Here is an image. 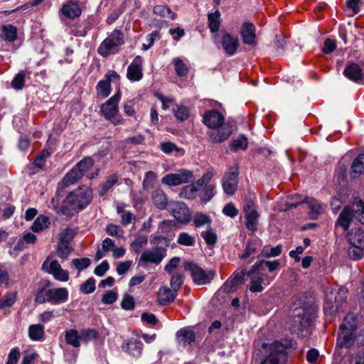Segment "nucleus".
Masks as SVG:
<instances>
[{
    "instance_id": "13",
    "label": "nucleus",
    "mask_w": 364,
    "mask_h": 364,
    "mask_svg": "<svg viewBox=\"0 0 364 364\" xmlns=\"http://www.w3.org/2000/svg\"><path fill=\"white\" fill-rule=\"evenodd\" d=\"M43 269L52 274L53 277L60 282H67L69 279L68 272L63 269L57 260L47 259L43 264Z\"/></svg>"
},
{
    "instance_id": "25",
    "label": "nucleus",
    "mask_w": 364,
    "mask_h": 364,
    "mask_svg": "<svg viewBox=\"0 0 364 364\" xmlns=\"http://www.w3.org/2000/svg\"><path fill=\"white\" fill-rule=\"evenodd\" d=\"M176 292L166 286L161 287L157 294V301L161 305H168L176 298Z\"/></svg>"
},
{
    "instance_id": "43",
    "label": "nucleus",
    "mask_w": 364,
    "mask_h": 364,
    "mask_svg": "<svg viewBox=\"0 0 364 364\" xmlns=\"http://www.w3.org/2000/svg\"><path fill=\"white\" fill-rule=\"evenodd\" d=\"M306 203L310 210L311 217L315 218L318 214L323 211L321 205L314 198H307Z\"/></svg>"
},
{
    "instance_id": "5",
    "label": "nucleus",
    "mask_w": 364,
    "mask_h": 364,
    "mask_svg": "<svg viewBox=\"0 0 364 364\" xmlns=\"http://www.w3.org/2000/svg\"><path fill=\"white\" fill-rule=\"evenodd\" d=\"M358 320L353 314H348L340 325L338 334V342L341 346L350 347L355 338Z\"/></svg>"
},
{
    "instance_id": "30",
    "label": "nucleus",
    "mask_w": 364,
    "mask_h": 364,
    "mask_svg": "<svg viewBox=\"0 0 364 364\" xmlns=\"http://www.w3.org/2000/svg\"><path fill=\"white\" fill-rule=\"evenodd\" d=\"M2 33L1 38L9 42H14L17 38V28L11 24L3 25L1 26Z\"/></svg>"
},
{
    "instance_id": "47",
    "label": "nucleus",
    "mask_w": 364,
    "mask_h": 364,
    "mask_svg": "<svg viewBox=\"0 0 364 364\" xmlns=\"http://www.w3.org/2000/svg\"><path fill=\"white\" fill-rule=\"evenodd\" d=\"M97 94L101 95L103 97H107L110 92V82L108 80H100L97 86Z\"/></svg>"
},
{
    "instance_id": "10",
    "label": "nucleus",
    "mask_w": 364,
    "mask_h": 364,
    "mask_svg": "<svg viewBox=\"0 0 364 364\" xmlns=\"http://www.w3.org/2000/svg\"><path fill=\"white\" fill-rule=\"evenodd\" d=\"M167 210L180 223L186 224L191 221L190 210L183 202L171 200Z\"/></svg>"
},
{
    "instance_id": "24",
    "label": "nucleus",
    "mask_w": 364,
    "mask_h": 364,
    "mask_svg": "<svg viewBox=\"0 0 364 364\" xmlns=\"http://www.w3.org/2000/svg\"><path fill=\"white\" fill-rule=\"evenodd\" d=\"M241 36L245 44L255 46V27L252 23L245 22L241 28Z\"/></svg>"
},
{
    "instance_id": "34",
    "label": "nucleus",
    "mask_w": 364,
    "mask_h": 364,
    "mask_svg": "<svg viewBox=\"0 0 364 364\" xmlns=\"http://www.w3.org/2000/svg\"><path fill=\"white\" fill-rule=\"evenodd\" d=\"M248 146L247 138L242 134L232 140L229 149L231 151H237L238 150H246Z\"/></svg>"
},
{
    "instance_id": "1",
    "label": "nucleus",
    "mask_w": 364,
    "mask_h": 364,
    "mask_svg": "<svg viewBox=\"0 0 364 364\" xmlns=\"http://www.w3.org/2000/svg\"><path fill=\"white\" fill-rule=\"evenodd\" d=\"M203 121L210 129L208 136L214 143H221L227 140L232 133L231 125L225 123L224 116L216 110L205 112Z\"/></svg>"
},
{
    "instance_id": "38",
    "label": "nucleus",
    "mask_w": 364,
    "mask_h": 364,
    "mask_svg": "<svg viewBox=\"0 0 364 364\" xmlns=\"http://www.w3.org/2000/svg\"><path fill=\"white\" fill-rule=\"evenodd\" d=\"M211 221L210 217L202 212L196 213L193 219V224L196 228L207 225L208 228L210 227Z\"/></svg>"
},
{
    "instance_id": "36",
    "label": "nucleus",
    "mask_w": 364,
    "mask_h": 364,
    "mask_svg": "<svg viewBox=\"0 0 364 364\" xmlns=\"http://www.w3.org/2000/svg\"><path fill=\"white\" fill-rule=\"evenodd\" d=\"M364 173V154L358 156L351 165V175L357 177Z\"/></svg>"
},
{
    "instance_id": "49",
    "label": "nucleus",
    "mask_w": 364,
    "mask_h": 364,
    "mask_svg": "<svg viewBox=\"0 0 364 364\" xmlns=\"http://www.w3.org/2000/svg\"><path fill=\"white\" fill-rule=\"evenodd\" d=\"M93 166V161L91 158L87 157L81 160L75 166L79 171H80L82 176L88 171Z\"/></svg>"
},
{
    "instance_id": "7",
    "label": "nucleus",
    "mask_w": 364,
    "mask_h": 364,
    "mask_svg": "<svg viewBox=\"0 0 364 364\" xmlns=\"http://www.w3.org/2000/svg\"><path fill=\"white\" fill-rule=\"evenodd\" d=\"M68 291L66 288H54L41 291L36 296V301L43 304L48 302L58 305L67 301Z\"/></svg>"
},
{
    "instance_id": "55",
    "label": "nucleus",
    "mask_w": 364,
    "mask_h": 364,
    "mask_svg": "<svg viewBox=\"0 0 364 364\" xmlns=\"http://www.w3.org/2000/svg\"><path fill=\"white\" fill-rule=\"evenodd\" d=\"M36 240V237L34 234L31 232H25L23 234L22 237L19 240L15 248L21 249L24 242L27 244H33Z\"/></svg>"
},
{
    "instance_id": "29",
    "label": "nucleus",
    "mask_w": 364,
    "mask_h": 364,
    "mask_svg": "<svg viewBox=\"0 0 364 364\" xmlns=\"http://www.w3.org/2000/svg\"><path fill=\"white\" fill-rule=\"evenodd\" d=\"M82 177L80 171L75 167H73L68 173L65 174L60 185L63 188L68 187L75 183Z\"/></svg>"
},
{
    "instance_id": "40",
    "label": "nucleus",
    "mask_w": 364,
    "mask_h": 364,
    "mask_svg": "<svg viewBox=\"0 0 364 364\" xmlns=\"http://www.w3.org/2000/svg\"><path fill=\"white\" fill-rule=\"evenodd\" d=\"M220 14L218 10L208 14V27L212 33H217L219 31L220 24Z\"/></svg>"
},
{
    "instance_id": "39",
    "label": "nucleus",
    "mask_w": 364,
    "mask_h": 364,
    "mask_svg": "<svg viewBox=\"0 0 364 364\" xmlns=\"http://www.w3.org/2000/svg\"><path fill=\"white\" fill-rule=\"evenodd\" d=\"M49 225L50 220L48 217L41 215L34 220L31 228L33 232H38L48 228Z\"/></svg>"
},
{
    "instance_id": "59",
    "label": "nucleus",
    "mask_w": 364,
    "mask_h": 364,
    "mask_svg": "<svg viewBox=\"0 0 364 364\" xmlns=\"http://www.w3.org/2000/svg\"><path fill=\"white\" fill-rule=\"evenodd\" d=\"M95 289V281L92 278H89L85 283L80 286V291L84 294H90Z\"/></svg>"
},
{
    "instance_id": "45",
    "label": "nucleus",
    "mask_w": 364,
    "mask_h": 364,
    "mask_svg": "<svg viewBox=\"0 0 364 364\" xmlns=\"http://www.w3.org/2000/svg\"><path fill=\"white\" fill-rule=\"evenodd\" d=\"M201 237L209 246L214 245L218 240V236L215 231L210 227L201 232Z\"/></svg>"
},
{
    "instance_id": "22",
    "label": "nucleus",
    "mask_w": 364,
    "mask_h": 364,
    "mask_svg": "<svg viewBox=\"0 0 364 364\" xmlns=\"http://www.w3.org/2000/svg\"><path fill=\"white\" fill-rule=\"evenodd\" d=\"M60 12L65 17L73 19L81 15L82 9L78 1H69L63 5Z\"/></svg>"
},
{
    "instance_id": "9",
    "label": "nucleus",
    "mask_w": 364,
    "mask_h": 364,
    "mask_svg": "<svg viewBox=\"0 0 364 364\" xmlns=\"http://www.w3.org/2000/svg\"><path fill=\"white\" fill-rule=\"evenodd\" d=\"M195 180L193 173L187 169H181L176 173L165 175L161 183L168 186H177L183 183L193 182Z\"/></svg>"
},
{
    "instance_id": "14",
    "label": "nucleus",
    "mask_w": 364,
    "mask_h": 364,
    "mask_svg": "<svg viewBox=\"0 0 364 364\" xmlns=\"http://www.w3.org/2000/svg\"><path fill=\"white\" fill-rule=\"evenodd\" d=\"M245 226L247 230L255 232L257 228L259 214L257 211L255 204L252 201H247L243 205Z\"/></svg>"
},
{
    "instance_id": "33",
    "label": "nucleus",
    "mask_w": 364,
    "mask_h": 364,
    "mask_svg": "<svg viewBox=\"0 0 364 364\" xmlns=\"http://www.w3.org/2000/svg\"><path fill=\"white\" fill-rule=\"evenodd\" d=\"M28 333L31 341H41L44 336V327L41 324H32L29 326Z\"/></svg>"
},
{
    "instance_id": "52",
    "label": "nucleus",
    "mask_w": 364,
    "mask_h": 364,
    "mask_svg": "<svg viewBox=\"0 0 364 364\" xmlns=\"http://www.w3.org/2000/svg\"><path fill=\"white\" fill-rule=\"evenodd\" d=\"M177 242L179 245L184 246H193L195 245L196 240L194 237L191 236L187 232H181L177 239Z\"/></svg>"
},
{
    "instance_id": "41",
    "label": "nucleus",
    "mask_w": 364,
    "mask_h": 364,
    "mask_svg": "<svg viewBox=\"0 0 364 364\" xmlns=\"http://www.w3.org/2000/svg\"><path fill=\"white\" fill-rule=\"evenodd\" d=\"M154 13L161 17H167L171 20L176 18V14L173 12L171 9L165 5H156L154 7Z\"/></svg>"
},
{
    "instance_id": "19",
    "label": "nucleus",
    "mask_w": 364,
    "mask_h": 364,
    "mask_svg": "<svg viewBox=\"0 0 364 364\" xmlns=\"http://www.w3.org/2000/svg\"><path fill=\"white\" fill-rule=\"evenodd\" d=\"M221 43L225 52L229 55H234L240 45L237 36L230 33L223 36Z\"/></svg>"
},
{
    "instance_id": "61",
    "label": "nucleus",
    "mask_w": 364,
    "mask_h": 364,
    "mask_svg": "<svg viewBox=\"0 0 364 364\" xmlns=\"http://www.w3.org/2000/svg\"><path fill=\"white\" fill-rule=\"evenodd\" d=\"M183 282V277L181 274H175L171 277L170 284L171 289L176 293Z\"/></svg>"
},
{
    "instance_id": "3",
    "label": "nucleus",
    "mask_w": 364,
    "mask_h": 364,
    "mask_svg": "<svg viewBox=\"0 0 364 364\" xmlns=\"http://www.w3.org/2000/svg\"><path fill=\"white\" fill-rule=\"evenodd\" d=\"M289 345L287 341H275L271 343H264L261 364H285L287 360V348Z\"/></svg>"
},
{
    "instance_id": "56",
    "label": "nucleus",
    "mask_w": 364,
    "mask_h": 364,
    "mask_svg": "<svg viewBox=\"0 0 364 364\" xmlns=\"http://www.w3.org/2000/svg\"><path fill=\"white\" fill-rule=\"evenodd\" d=\"M73 266L79 271L83 270L88 267L90 264V260L89 258H77L72 260Z\"/></svg>"
},
{
    "instance_id": "11",
    "label": "nucleus",
    "mask_w": 364,
    "mask_h": 364,
    "mask_svg": "<svg viewBox=\"0 0 364 364\" xmlns=\"http://www.w3.org/2000/svg\"><path fill=\"white\" fill-rule=\"evenodd\" d=\"M185 269L191 273L194 283L198 285H203L210 282L215 276L213 271L205 272L197 264L191 262L186 263Z\"/></svg>"
},
{
    "instance_id": "35",
    "label": "nucleus",
    "mask_w": 364,
    "mask_h": 364,
    "mask_svg": "<svg viewBox=\"0 0 364 364\" xmlns=\"http://www.w3.org/2000/svg\"><path fill=\"white\" fill-rule=\"evenodd\" d=\"M306 199V198H301L300 196H294L281 203V210L285 211L296 208L299 204L305 202Z\"/></svg>"
},
{
    "instance_id": "58",
    "label": "nucleus",
    "mask_w": 364,
    "mask_h": 364,
    "mask_svg": "<svg viewBox=\"0 0 364 364\" xmlns=\"http://www.w3.org/2000/svg\"><path fill=\"white\" fill-rule=\"evenodd\" d=\"M25 82V74L18 73L11 82V86L16 90H21Z\"/></svg>"
},
{
    "instance_id": "57",
    "label": "nucleus",
    "mask_w": 364,
    "mask_h": 364,
    "mask_svg": "<svg viewBox=\"0 0 364 364\" xmlns=\"http://www.w3.org/2000/svg\"><path fill=\"white\" fill-rule=\"evenodd\" d=\"M173 113L177 119L181 121H184L188 117L190 111L187 107L181 105L178 106L176 109H173Z\"/></svg>"
},
{
    "instance_id": "31",
    "label": "nucleus",
    "mask_w": 364,
    "mask_h": 364,
    "mask_svg": "<svg viewBox=\"0 0 364 364\" xmlns=\"http://www.w3.org/2000/svg\"><path fill=\"white\" fill-rule=\"evenodd\" d=\"M279 265V262L278 260L273 261H266L261 260L258 262H256L255 264L252 267V273H259L260 271L263 269L264 267H267L268 270L272 272L276 270Z\"/></svg>"
},
{
    "instance_id": "50",
    "label": "nucleus",
    "mask_w": 364,
    "mask_h": 364,
    "mask_svg": "<svg viewBox=\"0 0 364 364\" xmlns=\"http://www.w3.org/2000/svg\"><path fill=\"white\" fill-rule=\"evenodd\" d=\"M148 237L146 235H139L131 244L132 249L136 253L140 252L141 250L146 245Z\"/></svg>"
},
{
    "instance_id": "17",
    "label": "nucleus",
    "mask_w": 364,
    "mask_h": 364,
    "mask_svg": "<svg viewBox=\"0 0 364 364\" xmlns=\"http://www.w3.org/2000/svg\"><path fill=\"white\" fill-rule=\"evenodd\" d=\"M166 255L164 248L154 247L145 250L140 257V260L145 263L159 264Z\"/></svg>"
},
{
    "instance_id": "64",
    "label": "nucleus",
    "mask_w": 364,
    "mask_h": 364,
    "mask_svg": "<svg viewBox=\"0 0 364 364\" xmlns=\"http://www.w3.org/2000/svg\"><path fill=\"white\" fill-rule=\"evenodd\" d=\"M132 264L133 262L131 260L119 262L116 267L117 274L119 275L124 274L131 268Z\"/></svg>"
},
{
    "instance_id": "48",
    "label": "nucleus",
    "mask_w": 364,
    "mask_h": 364,
    "mask_svg": "<svg viewBox=\"0 0 364 364\" xmlns=\"http://www.w3.org/2000/svg\"><path fill=\"white\" fill-rule=\"evenodd\" d=\"M118 182V176L116 174L109 176L107 181L102 185L100 195H105Z\"/></svg>"
},
{
    "instance_id": "27",
    "label": "nucleus",
    "mask_w": 364,
    "mask_h": 364,
    "mask_svg": "<svg viewBox=\"0 0 364 364\" xmlns=\"http://www.w3.org/2000/svg\"><path fill=\"white\" fill-rule=\"evenodd\" d=\"M201 188L195 181L191 184L183 186L179 193V196L183 199L193 200L195 199L198 195V191Z\"/></svg>"
},
{
    "instance_id": "6",
    "label": "nucleus",
    "mask_w": 364,
    "mask_h": 364,
    "mask_svg": "<svg viewBox=\"0 0 364 364\" xmlns=\"http://www.w3.org/2000/svg\"><path fill=\"white\" fill-rule=\"evenodd\" d=\"M123 43V33L114 30L101 43L97 52L101 56L107 57L117 53Z\"/></svg>"
},
{
    "instance_id": "62",
    "label": "nucleus",
    "mask_w": 364,
    "mask_h": 364,
    "mask_svg": "<svg viewBox=\"0 0 364 364\" xmlns=\"http://www.w3.org/2000/svg\"><path fill=\"white\" fill-rule=\"evenodd\" d=\"M74 236V232L70 228L63 229L59 235V241L70 243Z\"/></svg>"
},
{
    "instance_id": "2",
    "label": "nucleus",
    "mask_w": 364,
    "mask_h": 364,
    "mask_svg": "<svg viewBox=\"0 0 364 364\" xmlns=\"http://www.w3.org/2000/svg\"><path fill=\"white\" fill-rule=\"evenodd\" d=\"M92 198V189L86 186H80L70 193L64 200L63 213L72 215L84 209Z\"/></svg>"
},
{
    "instance_id": "44",
    "label": "nucleus",
    "mask_w": 364,
    "mask_h": 364,
    "mask_svg": "<svg viewBox=\"0 0 364 364\" xmlns=\"http://www.w3.org/2000/svg\"><path fill=\"white\" fill-rule=\"evenodd\" d=\"M246 274L245 272L236 273L234 276L227 282V285H230V290L235 291L236 287L242 284L244 282V277Z\"/></svg>"
},
{
    "instance_id": "54",
    "label": "nucleus",
    "mask_w": 364,
    "mask_h": 364,
    "mask_svg": "<svg viewBox=\"0 0 364 364\" xmlns=\"http://www.w3.org/2000/svg\"><path fill=\"white\" fill-rule=\"evenodd\" d=\"M256 274H257L252 279V282L250 287V290L252 292H260L263 290V287L262 286L263 278L262 276L258 275L259 273Z\"/></svg>"
},
{
    "instance_id": "51",
    "label": "nucleus",
    "mask_w": 364,
    "mask_h": 364,
    "mask_svg": "<svg viewBox=\"0 0 364 364\" xmlns=\"http://www.w3.org/2000/svg\"><path fill=\"white\" fill-rule=\"evenodd\" d=\"M16 301V293H7L5 294L3 298L0 300V309H2L6 307H11L14 304Z\"/></svg>"
},
{
    "instance_id": "46",
    "label": "nucleus",
    "mask_w": 364,
    "mask_h": 364,
    "mask_svg": "<svg viewBox=\"0 0 364 364\" xmlns=\"http://www.w3.org/2000/svg\"><path fill=\"white\" fill-rule=\"evenodd\" d=\"M173 64L177 75L181 77L186 75L188 73V66L181 58H174L173 60Z\"/></svg>"
},
{
    "instance_id": "32",
    "label": "nucleus",
    "mask_w": 364,
    "mask_h": 364,
    "mask_svg": "<svg viewBox=\"0 0 364 364\" xmlns=\"http://www.w3.org/2000/svg\"><path fill=\"white\" fill-rule=\"evenodd\" d=\"M203 189L198 194L200 200L202 203H206L210 201L215 196L216 191L215 184H208L203 186Z\"/></svg>"
},
{
    "instance_id": "15",
    "label": "nucleus",
    "mask_w": 364,
    "mask_h": 364,
    "mask_svg": "<svg viewBox=\"0 0 364 364\" xmlns=\"http://www.w3.org/2000/svg\"><path fill=\"white\" fill-rule=\"evenodd\" d=\"M121 99V92L118 90L113 96L101 106V112L107 119L111 120L118 113V103Z\"/></svg>"
},
{
    "instance_id": "20",
    "label": "nucleus",
    "mask_w": 364,
    "mask_h": 364,
    "mask_svg": "<svg viewBox=\"0 0 364 364\" xmlns=\"http://www.w3.org/2000/svg\"><path fill=\"white\" fill-rule=\"evenodd\" d=\"M122 350L134 357H139L142 352L143 343L135 338H129L124 341Z\"/></svg>"
},
{
    "instance_id": "18",
    "label": "nucleus",
    "mask_w": 364,
    "mask_h": 364,
    "mask_svg": "<svg viewBox=\"0 0 364 364\" xmlns=\"http://www.w3.org/2000/svg\"><path fill=\"white\" fill-rule=\"evenodd\" d=\"M142 58L136 57L127 68V77L131 81H139L142 78Z\"/></svg>"
},
{
    "instance_id": "16",
    "label": "nucleus",
    "mask_w": 364,
    "mask_h": 364,
    "mask_svg": "<svg viewBox=\"0 0 364 364\" xmlns=\"http://www.w3.org/2000/svg\"><path fill=\"white\" fill-rule=\"evenodd\" d=\"M238 183V171L231 168L225 173L222 179V186L228 195H233L237 190Z\"/></svg>"
},
{
    "instance_id": "53",
    "label": "nucleus",
    "mask_w": 364,
    "mask_h": 364,
    "mask_svg": "<svg viewBox=\"0 0 364 364\" xmlns=\"http://www.w3.org/2000/svg\"><path fill=\"white\" fill-rule=\"evenodd\" d=\"M80 340L86 343L95 340L97 338L98 333L95 329L86 328L82 329L80 333Z\"/></svg>"
},
{
    "instance_id": "21",
    "label": "nucleus",
    "mask_w": 364,
    "mask_h": 364,
    "mask_svg": "<svg viewBox=\"0 0 364 364\" xmlns=\"http://www.w3.org/2000/svg\"><path fill=\"white\" fill-rule=\"evenodd\" d=\"M328 291L331 292V294H333V291L331 289H327L326 291V294L328 299V301L325 303L324 305V311H326L327 308H329V313L332 314L333 313L338 307V306L345 300L346 298L347 291L341 288L339 289L338 296L335 297V304H336V309H334V306L332 303V296H328Z\"/></svg>"
},
{
    "instance_id": "4",
    "label": "nucleus",
    "mask_w": 364,
    "mask_h": 364,
    "mask_svg": "<svg viewBox=\"0 0 364 364\" xmlns=\"http://www.w3.org/2000/svg\"><path fill=\"white\" fill-rule=\"evenodd\" d=\"M355 221L364 224V203L361 200H357L345 207L338 216L336 225L347 230L350 224Z\"/></svg>"
},
{
    "instance_id": "42",
    "label": "nucleus",
    "mask_w": 364,
    "mask_h": 364,
    "mask_svg": "<svg viewBox=\"0 0 364 364\" xmlns=\"http://www.w3.org/2000/svg\"><path fill=\"white\" fill-rule=\"evenodd\" d=\"M72 250L73 248L70 243L59 241L56 249L57 255L59 257L66 259Z\"/></svg>"
},
{
    "instance_id": "37",
    "label": "nucleus",
    "mask_w": 364,
    "mask_h": 364,
    "mask_svg": "<svg viewBox=\"0 0 364 364\" xmlns=\"http://www.w3.org/2000/svg\"><path fill=\"white\" fill-rule=\"evenodd\" d=\"M65 338L66 343L75 348H78L80 346V333L75 329H70L65 331Z\"/></svg>"
},
{
    "instance_id": "8",
    "label": "nucleus",
    "mask_w": 364,
    "mask_h": 364,
    "mask_svg": "<svg viewBox=\"0 0 364 364\" xmlns=\"http://www.w3.org/2000/svg\"><path fill=\"white\" fill-rule=\"evenodd\" d=\"M348 240L351 245L349 256L353 259H359L363 255L364 231L360 228L352 229L348 234Z\"/></svg>"
},
{
    "instance_id": "60",
    "label": "nucleus",
    "mask_w": 364,
    "mask_h": 364,
    "mask_svg": "<svg viewBox=\"0 0 364 364\" xmlns=\"http://www.w3.org/2000/svg\"><path fill=\"white\" fill-rule=\"evenodd\" d=\"M282 252V247L280 245H277L274 247L268 248L264 247L262 252V255L264 257H277Z\"/></svg>"
},
{
    "instance_id": "26",
    "label": "nucleus",
    "mask_w": 364,
    "mask_h": 364,
    "mask_svg": "<svg viewBox=\"0 0 364 364\" xmlns=\"http://www.w3.org/2000/svg\"><path fill=\"white\" fill-rule=\"evenodd\" d=\"M151 200L154 206L161 210L168 209V198L161 189H156L151 193Z\"/></svg>"
},
{
    "instance_id": "28",
    "label": "nucleus",
    "mask_w": 364,
    "mask_h": 364,
    "mask_svg": "<svg viewBox=\"0 0 364 364\" xmlns=\"http://www.w3.org/2000/svg\"><path fill=\"white\" fill-rule=\"evenodd\" d=\"M176 339L180 345L186 346L195 340V333L191 329L182 328L177 331Z\"/></svg>"
},
{
    "instance_id": "23",
    "label": "nucleus",
    "mask_w": 364,
    "mask_h": 364,
    "mask_svg": "<svg viewBox=\"0 0 364 364\" xmlns=\"http://www.w3.org/2000/svg\"><path fill=\"white\" fill-rule=\"evenodd\" d=\"M343 75L355 82H363L364 76L362 69L355 63H350L346 67Z\"/></svg>"
},
{
    "instance_id": "12",
    "label": "nucleus",
    "mask_w": 364,
    "mask_h": 364,
    "mask_svg": "<svg viewBox=\"0 0 364 364\" xmlns=\"http://www.w3.org/2000/svg\"><path fill=\"white\" fill-rule=\"evenodd\" d=\"M312 315L309 310L296 309L294 311L291 323V330L295 333H299L311 325Z\"/></svg>"
},
{
    "instance_id": "63",
    "label": "nucleus",
    "mask_w": 364,
    "mask_h": 364,
    "mask_svg": "<svg viewBox=\"0 0 364 364\" xmlns=\"http://www.w3.org/2000/svg\"><path fill=\"white\" fill-rule=\"evenodd\" d=\"M223 213L232 218L236 217L239 213L238 209L234 205L233 203H229L225 205L223 209Z\"/></svg>"
}]
</instances>
